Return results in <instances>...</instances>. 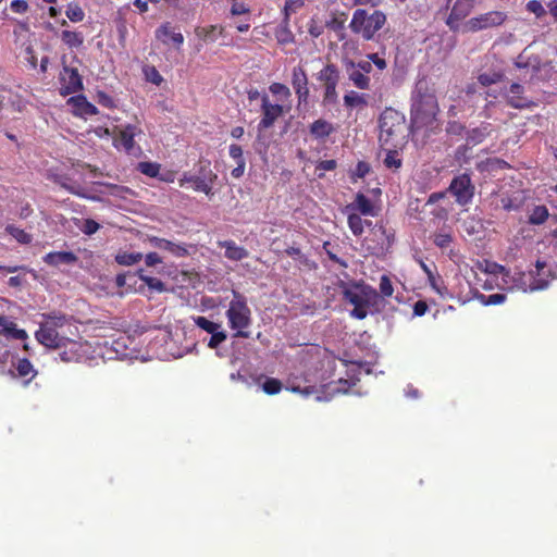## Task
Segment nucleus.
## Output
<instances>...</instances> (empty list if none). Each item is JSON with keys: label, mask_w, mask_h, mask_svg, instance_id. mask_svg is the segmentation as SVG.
Listing matches in <instances>:
<instances>
[{"label": "nucleus", "mask_w": 557, "mask_h": 557, "mask_svg": "<svg viewBox=\"0 0 557 557\" xmlns=\"http://www.w3.org/2000/svg\"><path fill=\"white\" fill-rule=\"evenodd\" d=\"M407 124L403 113L392 108L385 109L380 116L379 140L382 145L397 148L407 137Z\"/></svg>", "instance_id": "nucleus-1"}, {"label": "nucleus", "mask_w": 557, "mask_h": 557, "mask_svg": "<svg viewBox=\"0 0 557 557\" xmlns=\"http://www.w3.org/2000/svg\"><path fill=\"white\" fill-rule=\"evenodd\" d=\"M438 112L437 99L426 82H419L412 96L411 116L416 123L428 125Z\"/></svg>", "instance_id": "nucleus-2"}, {"label": "nucleus", "mask_w": 557, "mask_h": 557, "mask_svg": "<svg viewBox=\"0 0 557 557\" xmlns=\"http://www.w3.org/2000/svg\"><path fill=\"white\" fill-rule=\"evenodd\" d=\"M233 298L226 310V318L232 330H236V337L247 338L249 333L245 330L251 324V310L246 297L237 290H233Z\"/></svg>", "instance_id": "nucleus-3"}, {"label": "nucleus", "mask_w": 557, "mask_h": 557, "mask_svg": "<svg viewBox=\"0 0 557 557\" xmlns=\"http://www.w3.org/2000/svg\"><path fill=\"white\" fill-rule=\"evenodd\" d=\"M380 302L379 293L371 286L364 284H355L350 289V315L357 319H364L369 313L377 311Z\"/></svg>", "instance_id": "nucleus-4"}, {"label": "nucleus", "mask_w": 557, "mask_h": 557, "mask_svg": "<svg viewBox=\"0 0 557 557\" xmlns=\"http://www.w3.org/2000/svg\"><path fill=\"white\" fill-rule=\"evenodd\" d=\"M385 23L386 15L382 11L375 10L369 14L366 10L358 9L354 12L350 20V29L356 34H360L363 39L370 40Z\"/></svg>", "instance_id": "nucleus-5"}, {"label": "nucleus", "mask_w": 557, "mask_h": 557, "mask_svg": "<svg viewBox=\"0 0 557 557\" xmlns=\"http://www.w3.org/2000/svg\"><path fill=\"white\" fill-rule=\"evenodd\" d=\"M381 196L382 190L376 181L374 186L368 184L366 188L356 194L355 200L350 202V210L364 216H376L381 211Z\"/></svg>", "instance_id": "nucleus-6"}, {"label": "nucleus", "mask_w": 557, "mask_h": 557, "mask_svg": "<svg viewBox=\"0 0 557 557\" xmlns=\"http://www.w3.org/2000/svg\"><path fill=\"white\" fill-rule=\"evenodd\" d=\"M314 77L324 89L323 104H336L338 100L336 87L341 79V73L337 66L335 64L327 63L314 75Z\"/></svg>", "instance_id": "nucleus-7"}, {"label": "nucleus", "mask_w": 557, "mask_h": 557, "mask_svg": "<svg viewBox=\"0 0 557 557\" xmlns=\"http://www.w3.org/2000/svg\"><path fill=\"white\" fill-rule=\"evenodd\" d=\"M141 134V129L134 124L116 126L114 129V146L123 149L127 154L138 156L141 153L139 146L135 144V136Z\"/></svg>", "instance_id": "nucleus-8"}, {"label": "nucleus", "mask_w": 557, "mask_h": 557, "mask_svg": "<svg viewBox=\"0 0 557 557\" xmlns=\"http://www.w3.org/2000/svg\"><path fill=\"white\" fill-rule=\"evenodd\" d=\"M474 189L470 175L462 173L451 180L447 191L455 197L458 205L466 206L472 201Z\"/></svg>", "instance_id": "nucleus-9"}, {"label": "nucleus", "mask_w": 557, "mask_h": 557, "mask_svg": "<svg viewBox=\"0 0 557 557\" xmlns=\"http://www.w3.org/2000/svg\"><path fill=\"white\" fill-rule=\"evenodd\" d=\"M507 20V14L502 11H490L471 17L466 23V29L471 33L500 26Z\"/></svg>", "instance_id": "nucleus-10"}, {"label": "nucleus", "mask_w": 557, "mask_h": 557, "mask_svg": "<svg viewBox=\"0 0 557 557\" xmlns=\"http://www.w3.org/2000/svg\"><path fill=\"white\" fill-rule=\"evenodd\" d=\"M199 172L202 176L188 175L185 173L180 180V186L183 187L186 183H190L195 190L205 193L207 196H211L213 194L212 186L218 175L209 169V163L207 165H201Z\"/></svg>", "instance_id": "nucleus-11"}, {"label": "nucleus", "mask_w": 557, "mask_h": 557, "mask_svg": "<svg viewBox=\"0 0 557 557\" xmlns=\"http://www.w3.org/2000/svg\"><path fill=\"white\" fill-rule=\"evenodd\" d=\"M60 94L62 96L72 95L83 89L82 76L75 67H70L67 65L63 66L62 72L60 73Z\"/></svg>", "instance_id": "nucleus-12"}, {"label": "nucleus", "mask_w": 557, "mask_h": 557, "mask_svg": "<svg viewBox=\"0 0 557 557\" xmlns=\"http://www.w3.org/2000/svg\"><path fill=\"white\" fill-rule=\"evenodd\" d=\"M309 81L302 66H295L292 71V86L298 99V107L307 106L309 101Z\"/></svg>", "instance_id": "nucleus-13"}, {"label": "nucleus", "mask_w": 557, "mask_h": 557, "mask_svg": "<svg viewBox=\"0 0 557 557\" xmlns=\"http://www.w3.org/2000/svg\"><path fill=\"white\" fill-rule=\"evenodd\" d=\"M35 337L38 343L48 348L60 349L63 347L64 343H66L67 336L64 332H60L57 329L39 324Z\"/></svg>", "instance_id": "nucleus-14"}, {"label": "nucleus", "mask_w": 557, "mask_h": 557, "mask_svg": "<svg viewBox=\"0 0 557 557\" xmlns=\"http://www.w3.org/2000/svg\"><path fill=\"white\" fill-rule=\"evenodd\" d=\"M476 0H456L445 23L450 30L456 32L459 22L466 18L473 10Z\"/></svg>", "instance_id": "nucleus-15"}, {"label": "nucleus", "mask_w": 557, "mask_h": 557, "mask_svg": "<svg viewBox=\"0 0 557 557\" xmlns=\"http://www.w3.org/2000/svg\"><path fill=\"white\" fill-rule=\"evenodd\" d=\"M262 119L259 122V129H267L271 127L274 122L283 114L284 110L281 104H272L269 102L267 95L262 97Z\"/></svg>", "instance_id": "nucleus-16"}, {"label": "nucleus", "mask_w": 557, "mask_h": 557, "mask_svg": "<svg viewBox=\"0 0 557 557\" xmlns=\"http://www.w3.org/2000/svg\"><path fill=\"white\" fill-rule=\"evenodd\" d=\"M350 394L362 395L363 392L361 388L355 389L358 382L361 381L362 376H369L372 373V367L367 362H358L350 360Z\"/></svg>", "instance_id": "nucleus-17"}, {"label": "nucleus", "mask_w": 557, "mask_h": 557, "mask_svg": "<svg viewBox=\"0 0 557 557\" xmlns=\"http://www.w3.org/2000/svg\"><path fill=\"white\" fill-rule=\"evenodd\" d=\"M61 349L63 350L59 352V356L63 362H79L84 358L82 343L69 337H66V343H64Z\"/></svg>", "instance_id": "nucleus-18"}, {"label": "nucleus", "mask_w": 557, "mask_h": 557, "mask_svg": "<svg viewBox=\"0 0 557 557\" xmlns=\"http://www.w3.org/2000/svg\"><path fill=\"white\" fill-rule=\"evenodd\" d=\"M524 88L518 83L510 85L507 96V104L515 109H525L533 106V102L523 96Z\"/></svg>", "instance_id": "nucleus-19"}, {"label": "nucleus", "mask_w": 557, "mask_h": 557, "mask_svg": "<svg viewBox=\"0 0 557 557\" xmlns=\"http://www.w3.org/2000/svg\"><path fill=\"white\" fill-rule=\"evenodd\" d=\"M150 243L153 247L166 250L178 258L187 257L189 255L188 246L185 244H176L160 237H151Z\"/></svg>", "instance_id": "nucleus-20"}, {"label": "nucleus", "mask_w": 557, "mask_h": 557, "mask_svg": "<svg viewBox=\"0 0 557 557\" xmlns=\"http://www.w3.org/2000/svg\"><path fill=\"white\" fill-rule=\"evenodd\" d=\"M42 260L48 265L59 267L74 264L78 261V257L72 251H52L45 255Z\"/></svg>", "instance_id": "nucleus-21"}, {"label": "nucleus", "mask_w": 557, "mask_h": 557, "mask_svg": "<svg viewBox=\"0 0 557 557\" xmlns=\"http://www.w3.org/2000/svg\"><path fill=\"white\" fill-rule=\"evenodd\" d=\"M69 103L74 107V114L79 116H91L98 114V109L89 102L85 96H73L69 99Z\"/></svg>", "instance_id": "nucleus-22"}, {"label": "nucleus", "mask_w": 557, "mask_h": 557, "mask_svg": "<svg viewBox=\"0 0 557 557\" xmlns=\"http://www.w3.org/2000/svg\"><path fill=\"white\" fill-rule=\"evenodd\" d=\"M218 246L224 248V256L232 261H240L248 257L249 252L243 246H238L234 240H219Z\"/></svg>", "instance_id": "nucleus-23"}, {"label": "nucleus", "mask_w": 557, "mask_h": 557, "mask_svg": "<svg viewBox=\"0 0 557 557\" xmlns=\"http://www.w3.org/2000/svg\"><path fill=\"white\" fill-rule=\"evenodd\" d=\"M44 321L40 323L45 326H50L52 329H57L60 332H63L65 326H72V317L60 313V312H51L47 314H42Z\"/></svg>", "instance_id": "nucleus-24"}, {"label": "nucleus", "mask_w": 557, "mask_h": 557, "mask_svg": "<svg viewBox=\"0 0 557 557\" xmlns=\"http://www.w3.org/2000/svg\"><path fill=\"white\" fill-rule=\"evenodd\" d=\"M157 39L163 44H169L171 40L175 46L180 47L184 42V37L181 33H175L170 23H163L156 30Z\"/></svg>", "instance_id": "nucleus-25"}, {"label": "nucleus", "mask_w": 557, "mask_h": 557, "mask_svg": "<svg viewBox=\"0 0 557 557\" xmlns=\"http://www.w3.org/2000/svg\"><path fill=\"white\" fill-rule=\"evenodd\" d=\"M223 33L224 27L222 25L198 26L195 28V35L205 42L215 41Z\"/></svg>", "instance_id": "nucleus-26"}, {"label": "nucleus", "mask_w": 557, "mask_h": 557, "mask_svg": "<svg viewBox=\"0 0 557 557\" xmlns=\"http://www.w3.org/2000/svg\"><path fill=\"white\" fill-rule=\"evenodd\" d=\"M491 134V124L482 123L480 126L470 129L467 133V143L476 146L481 144Z\"/></svg>", "instance_id": "nucleus-27"}, {"label": "nucleus", "mask_w": 557, "mask_h": 557, "mask_svg": "<svg viewBox=\"0 0 557 557\" xmlns=\"http://www.w3.org/2000/svg\"><path fill=\"white\" fill-rule=\"evenodd\" d=\"M333 125L330 122L322 119L314 121L310 125V134L315 139H324L327 136H330L333 133Z\"/></svg>", "instance_id": "nucleus-28"}, {"label": "nucleus", "mask_w": 557, "mask_h": 557, "mask_svg": "<svg viewBox=\"0 0 557 557\" xmlns=\"http://www.w3.org/2000/svg\"><path fill=\"white\" fill-rule=\"evenodd\" d=\"M549 216L548 209L544 205L535 206L529 214L528 222L532 225H542Z\"/></svg>", "instance_id": "nucleus-29"}, {"label": "nucleus", "mask_w": 557, "mask_h": 557, "mask_svg": "<svg viewBox=\"0 0 557 557\" xmlns=\"http://www.w3.org/2000/svg\"><path fill=\"white\" fill-rule=\"evenodd\" d=\"M62 42L69 48H79L84 44V35L79 32L63 30L61 33Z\"/></svg>", "instance_id": "nucleus-30"}, {"label": "nucleus", "mask_w": 557, "mask_h": 557, "mask_svg": "<svg viewBox=\"0 0 557 557\" xmlns=\"http://www.w3.org/2000/svg\"><path fill=\"white\" fill-rule=\"evenodd\" d=\"M289 20L284 18L281 25L276 28L275 37L281 45L292 44L295 36L288 27Z\"/></svg>", "instance_id": "nucleus-31"}, {"label": "nucleus", "mask_w": 557, "mask_h": 557, "mask_svg": "<svg viewBox=\"0 0 557 557\" xmlns=\"http://www.w3.org/2000/svg\"><path fill=\"white\" fill-rule=\"evenodd\" d=\"M344 24L345 18L343 15L341 17L333 16L330 21H327L326 26L334 34V38L337 40H344L345 34H344Z\"/></svg>", "instance_id": "nucleus-32"}, {"label": "nucleus", "mask_w": 557, "mask_h": 557, "mask_svg": "<svg viewBox=\"0 0 557 557\" xmlns=\"http://www.w3.org/2000/svg\"><path fill=\"white\" fill-rule=\"evenodd\" d=\"M371 99L372 97L369 94L350 90V110L367 108Z\"/></svg>", "instance_id": "nucleus-33"}, {"label": "nucleus", "mask_w": 557, "mask_h": 557, "mask_svg": "<svg viewBox=\"0 0 557 557\" xmlns=\"http://www.w3.org/2000/svg\"><path fill=\"white\" fill-rule=\"evenodd\" d=\"M0 325L3 326V332L7 335H10L15 339L23 341L27 338V333L25 330L17 329L15 323L7 322L4 318H0Z\"/></svg>", "instance_id": "nucleus-34"}, {"label": "nucleus", "mask_w": 557, "mask_h": 557, "mask_svg": "<svg viewBox=\"0 0 557 557\" xmlns=\"http://www.w3.org/2000/svg\"><path fill=\"white\" fill-rule=\"evenodd\" d=\"M16 371L20 377H28L27 382L34 379L37 371L34 369L32 362L27 358H22L17 361Z\"/></svg>", "instance_id": "nucleus-35"}, {"label": "nucleus", "mask_w": 557, "mask_h": 557, "mask_svg": "<svg viewBox=\"0 0 557 557\" xmlns=\"http://www.w3.org/2000/svg\"><path fill=\"white\" fill-rule=\"evenodd\" d=\"M143 259L141 252H127V251H120L115 256V261L120 265H133L138 263Z\"/></svg>", "instance_id": "nucleus-36"}, {"label": "nucleus", "mask_w": 557, "mask_h": 557, "mask_svg": "<svg viewBox=\"0 0 557 557\" xmlns=\"http://www.w3.org/2000/svg\"><path fill=\"white\" fill-rule=\"evenodd\" d=\"M138 276L150 289L158 293L165 290V284L161 280L144 274V270L138 271Z\"/></svg>", "instance_id": "nucleus-37"}, {"label": "nucleus", "mask_w": 557, "mask_h": 557, "mask_svg": "<svg viewBox=\"0 0 557 557\" xmlns=\"http://www.w3.org/2000/svg\"><path fill=\"white\" fill-rule=\"evenodd\" d=\"M160 169H161V165L159 163L148 162V161L139 162L138 166H137V170L141 174L147 175L152 178L158 177V175L160 173Z\"/></svg>", "instance_id": "nucleus-38"}, {"label": "nucleus", "mask_w": 557, "mask_h": 557, "mask_svg": "<svg viewBox=\"0 0 557 557\" xmlns=\"http://www.w3.org/2000/svg\"><path fill=\"white\" fill-rule=\"evenodd\" d=\"M7 232L11 236H13L20 244L28 245L32 243V235L20 227L9 225L7 226Z\"/></svg>", "instance_id": "nucleus-39"}, {"label": "nucleus", "mask_w": 557, "mask_h": 557, "mask_svg": "<svg viewBox=\"0 0 557 557\" xmlns=\"http://www.w3.org/2000/svg\"><path fill=\"white\" fill-rule=\"evenodd\" d=\"M476 298L483 304L484 306H496L500 305L506 300V295L502 293L492 294V295H484L476 293Z\"/></svg>", "instance_id": "nucleus-40"}, {"label": "nucleus", "mask_w": 557, "mask_h": 557, "mask_svg": "<svg viewBox=\"0 0 557 557\" xmlns=\"http://www.w3.org/2000/svg\"><path fill=\"white\" fill-rule=\"evenodd\" d=\"M504 78V74L500 72H490V73H482L478 76V82L484 86H491L493 84L502 82Z\"/></svg>", "instance_id": "nucleus-41"}, {"label": "nucleus", "mask_w": 557, "mask_h": 557, "mask_svg": "<svg viewBox=\"0 0 557 557\" xmlns=\"http://www.w3.org/2000/svg\"><path fill=\"white\" fill-rule=\"evenodd\" d=\"M65 15L74 23L82 22L85 17L83 9L77 3H70L66 8Z\"/></svg>", "instance_id": "nucleus-42"}, {"label": "nucleus", "mask_w": 557, "mask_h": 557, "mask_svg": "<svg viewBox=\"0 0 557 557\" xmlns=\"http://www.w3.org/2000/svg\"><path fill=\"white\" fill-rule=\"evenodd\" d=\"M453 240H454V237L450 232L441 231L438 233H435L433 236V242H434L435 246L441 249L448 248L450 246V244L453 243Z\"/></svg>", "instance_id": "nucleus-43"}, {"label": "nucleus", "mask_w": 557, "mask_h": 557, "mask_svg": "<svg viewBox=\"0 0 557 557\" xmlns=\"http://www.w3.org/2000/svg\"><path fill=\"white\" fill-rule=\"evenodd\" d=\"M282 382L278 379L267 377L262 384V389L268 395H276L282 391Z\"/></svg>", "instance_id": "nucleus-44"}, {"label": "nucleus", "mask_w": 557, "mask_h": 557, "mask_svg": "<svg viewBox=\"0 0 557 557\" xmlns=\"http://www.w3.org/2000/svg\"><path fill=\"white\" fill-rule=\"evenodd\" d=\"M193 320L198 327L207 333H212L213 331L221 329L219 323L212 322L202 315L194 317Z\"/></svg>", "instance_id": "nucleus-45"}, {"label": "nucleus", "mask_w": 557, "mask_h": 557, "mask_svg": "<svg viewBox=\"0 0 557 557\" xmlns=\"http://www.w3.org/2000/svg\"><path fill=\"white\" fill-rule=\"evenodd\" d=\"M350 81H352L356 87L367 89L369 87L370 77L361 71L354 70L350 73Z\"/></svg>", "instance_id": "nucleus-46"}, {"label": "nucleus", "mask_w": 557, "mask_h": 557, "mask_svg": "<svg viewBox=\"0 0 557 557\" xmlns=\"http://www.w3.org/2000/svg\"><path fill=\"white\" fill-rule=\"evenodd\" d=\"M372 173L371 165L366 161H359L352 171L350 177L354 182H356L357 178H364L367 175Z\"/></svg>", "instance_id": "nucleus-47"}, {"label": "nucleus", "mask_w": 557, "mask_h": 557, "mask_svg": "<svg viewBox=\"0 0 557 557\" xmlns=\"http://www.w3.org/2000/svg\"><path fill=\"white\" fill-rule=\"evenodd\" d=\"M144 74L148 82L159 86L163 82L162 75L159 73V71L153 65H146L144 67Z\"/></svg>", "instance_id": "nucleus-48"}, {"label": "nucleus", "mask_w": 557, "mask_h": 557, "mask_svg": "<svg viewBox=\"0 0 557 557\" xmlns=\"http://www.w3.org/2000/svg\"><path fill=\"white\" fill-rule=\"evenodd\" d=\"M371 226V222L367 220H362L357 214H350V231L355 235H360L363 232V225Z\"/></svg>", "instance_id": "nucleus-49"}, {"label": "nucleus", "mask_w": 557, "mask_h": 557, "mask_svg": "<svg viewBox=\"0 0 557 557\" xmlns=\"http://www.w3.org/2000/svg\"><path fill=\"white\" fill-rule=\"evenodd\" d=\"M403 164V161L401 159L399 158L398 156V152L396 150H392L389 149L388 152L386 153V157L384 159V165L387 168V169H399Z\"/></svg>", "instance_id": "nucleus-50"}, {"label": "nucleus", "mask_w": 557, "mask_h": 557, "mask_svg": "<svg viewBox=\"0 0 557 557\" xmlns=\"http://www.w3.org/2000/svg\"><path fill=\"white\" fill-rule=\"evenodd\" d=\"M304 5L302 0H285L284 18L289 20L290 14L296 13Z\"/></svg>", "instance_id": "nucleus-51"}, {"label": "nucleus", "mask_w": 557, "mask_h": 557, "mask_svg": "<svg viewBox=\"0 0 557 557\" xmlns=\"http://www.w3.org/2000/svg\"><path fill=\"white\" fill-rule=\"evenodd\" d=\"M527 10L533 13L537 18H541L546 15V10L539 0H530L527 3Z\"/></svg>", "instance_id": "nucleus-52"}, {"label": "nucleus", "mask_w": 557, "mask_h": 557, "mask_svg": "<svg viewBox=\"0 0 557 557\" xmlns=\"http://www.w3.org/2000/svg\"><path fill=\"white\" fill-rule=\"evenodd\" d=\"M97 102L108 109H114L116 107L114 99L106 91L99 90L96 94Z\"/></svg>", "instance_id": "nucleus-53"}, {"label": "nucleus", "mask_w": 557, "mask_h": 557, "mask_svg": "<svg viewBox=\"0 0 557 557\" xmlns=\"http://www.w3.org/2000/svg\"><path fill=\"white\" fill-rule=\"evenodd\" d=\"M380 293L383 297H391L394 293L392 281L385 274L380 278Z\"/></svg>", "instance_id": "nucleus-54"}, {"label": "nucleus", "mask_w": 557, "mask_h": 557, "mask_svg": "<svg viewBox=\"0 0 557 557\" xmlns=\"http://www.w3.org/2000/svg\"><path fill=\"white\" fill-rule=\"evenodd\" d=\"M211 334L208 346L212 349L218 348L225 339L226 333L224 331L215 330Z\"/></svg>", "instance_id": "nucleus-55"}, {"label": "nucleus", "mask_w": 557, "mask_h": 557, "mask_svg": "<svg viewBox=\"0 0 557 557\" xmlns=\"http://www.w3.org/2000/svg\"><path fill=\"white\" fill-rule=\"evenodd\" d=\"M81 231L86 235H92L98 232L100 224L92 219H86L83 225L79 226Z\"/></svg>", "instance_id": "nucleus-56"}, {"label": "nucleus", "mask_w": 557, "mask_h": 557, "mask_svg": "<svg viewBox=\"0 0 557 557\" xmlns=\"http://www.w3.org/2000/svg\"><path fill=\"white\" fill-rule=\"evenodd\" d=\"M269 89L273 95L282 96L285 98H289L292 95L289 88L282 83H272Z\"/></svg>", "instance_id": "nucleus-57"}, {"label": "nucleus", "mask_w": 557, "mask_h": 557, "mask_svg": "<svg viewBox=\"0 0 557 557\" xmlns=\"http://www.w3.org/2000/svg\"><path fill=\"white\" fill-rule=\"evenodd\" d=\"M228 154L232 159L235 160L236 163H246L243 149L239 145H237V144L230 145Z\"/></svg>", "instance_id": "nucleus-58"}, {"label": "nucleus", "mask_w": 557, "mask_h": 557, "mask_svg": "<svg viewBox=\"0 0 557 557\" xmlns=\"http://www.w3.org/2000/svg\"><path fill=\"white\" fill-rule=\"evenodd\" d=\"M485 272L494 275H507L508 270L497 262H486Z\"/></svg>", "instance_id": "nucleus-59"}, {"label": "nucleus", "mask_w": 557, "mask_h": 557, "mask_svg": "<svg viewBox=\"0 0 557 557\" xmlns=\"http://www.w3.org/2000/svg\"><path fill=\"white\" fill-rule=\"evenodd\" d=\"M10 8L13 12L23 14L27 12L29 7L25 0H13Z\"/></svg>", "instance_id": "nucleus-60"}, {"label": "nucleus", "mask_w": 557, "mask_h": 557, "mask_svg": "<svg viewBox=\"0 0 557 557\" xmlns=\"http://www.w3.org/2000/svg\"><path fill=\"white\" fill-rule=\"evenodd\" d=\"M289 389L304 396H309L315 393V387L313 385H306L305 387H301L299 385L292 384Z\"/></svg>", "instance_id": "nucleus-61"}, {"label": "nucleus", "mask_w": 557, "mask_h": 557, "mask_svg": "<svg viewBox=\"0 0 557 557\" xmlns=\"http://www.w3.org/2000/svg\"><path fill=\"white\" fill-rule=\"evenodd\" d=\"M355 66H357V71H361L367 75L372 71V63L370 60H361L357 64L350 61V67L354 69Z\"/></svg>", "instance_id": "nucleus-62"}, {"label": "nucleus", "mask_w": 557, "mask_h": 557, "mask_svg": "<svg viewBox=\"0 0 557 557\" xmlns=\"http://www.w3.org/2000/svg\"><path fill=\"white\" fill-rule=\"evenodd\" d=\"M372 64H374L379 70H384L386 67V61L384 58H381L377 53L368 54V59Z\"/></svg>", "instance_id": "nucleus-63"}, {"label": "nucleus", "mask_w": 557, "mask_h": 557, "mask_svg": "<svg viewBox=\"0 0 557 557\" xmlns=\"http://www.w3.org/2000/svg\"><path fill=\"white\" fill-rule=\"evenodd\" d=\"M145 263L147 267H154L162 263V258L157 252H149L145 257Z\"/></svg>", "instance_id": "nucleus-64"}]
</instances>
